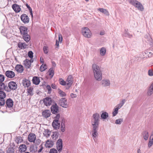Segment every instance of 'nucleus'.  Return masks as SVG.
<instances>
[{
    "instance_id": "5",
    "label": "nucleus",
    "mask_w": 153,
    "mask_h": 153,
    "mask_svg": "<svg viewBox=\"0 0 153 153\" xmlns=\"http://www.w3.org/2000/svg\"><path fill=\"white\" fill-rule=\"evenodd\" d=\"M82 33L85 37L90 38L91 37V32L89 29L87 27H84L82 29Z\"/></svg>"
},
{
    "instance_id": "13",
    "label": "nucleus",
    "mask_w": 153,
    "mask_h": 153,
    "mask_svg": "<svg viewBox=\"0 0 153 153\" xmlns=\"http://www.w3.org/2000/svg\"><path fill=\"white\" fill-rule=\"evenodd\" d=\"M36 139V135L33 133H31L28 136V140L30 142H34Z\"/></svg>"
},
{
    "instance_id": "57",
    "label": "nucleus",
    "mask_w": 153,
    "mask_h": 153,
    "mask_svg": "<svg viewBox=\"0 0 153 153\" xmlns=\"http://www.w3.org/2000/svg\"><path fill=\"white\" fill-rule=\"evenodd\" d=\"M59 41L61 42L62 40V38L61 34L59 35Z\"/></svg>"
},
{
    "instance_id": "9",
    "label": "nucleus",
    "mask_w": 153,
    "mask_h": 153,
    "mask_svg": "<svg viewBox=\"0 0 153 153\" xmlns=\"http://www.w3.org/2000/svg\"><path fill=\"white\" fill-rule=\"evenodd\" d=\"M56 148L59 152H61L62 148V141L61 139H59L56 142Z\"/></svg>"
},
{
    "instance_id": "39",
    "label": "nucleus",
    "mask_w": 153,
    "mask_h": 153,
    "mask_svg": "<svg viewBox=\"0 0 153 153\" xmlns=\"http://www.w3.org/2000/svg\"><path fill=\"white\" fill-rule=\"evenodd\" d=\"M7 87L5 86V84L1 82H0V89H6V88H7Z\"/></svg>"
},
{
    "instance_id": "40",
    "label": "nucleus",
    "mask_w": 153,
    "mask_h": 153,
    "mask_svg": "<svg viewBox=\"0 0 153 153\" xmlns=\"http://www.w3.org/2000/svg\"><path fill=\"white\" fill-rule=\"evenodd\" d=\"M6 96L5 93L3 91H0V98H5Z\"/></svg>"
},
{
    "instance_id": "14",
    "label": "nucleus",
    "mask_w": 153,
    "mask_h": 153,
    "mask_svg": "<svg viewBox=\"0 0 153 153\" xmlns=\"http://www.w3.org/2000/svg\"><path fill=\"white\" fill-rule=\"evenodd\" d=\"M73 82L72 76L69 75L68 76L66 80L67 85L68 86V88L71 86Z\"/></svg>"
},
{
    "instance_id": "48",
    "label": "nucleus",
    "mask_w": 153,
    "mask_h": 153,
    "mask_svg": "<svg viewBox=\"0 0 153 153\" xmlns=\"http://www.w3.org/2000/svg\"><path fill=\"white\" fill-rule=\"evenodd\" d=\"M59 83L62 85H67V82H66L64 81L62 79H59Z\"/></svg>"
},
{
    "instance_id": "61",
    "label": "nucleus",
    "mask_w": 153,
    "mask_h": 153,
    "mask_svg": "<svg viewBox=\"0 0 153 153\" xmlns=\"http://www.w3.org/2000/svg\"><path fill=\"white\" fill-rule=\"evenodd\" d=\"M153 144V143L151 142H149L148 144V147L149 148H150Z\"/></svg>"
},
{
    "instance_id": "31",
    "label": "nucleus",
    "mask_w": 153,
    "mask_h": 153,
    "mask_svg": "<svg viewBox=\"0 0 153 153\" xmlns=\"http://www.w3.org/2000/svg\"><path fill=\"white\" fill-rule=\"evenodd\" d=\"M142 135L145 140H147L148 139L149 135L147 131H143L142 133Z\"/></svg>"
},
{
    "instance_id": "33",
    "label": "nucleus",
    "mask_w": 153,
    "mask_h": 153,
    "mask_svg": "<svg viewBox=\"0 0 153 153\" xmlns=\"http://www.w3.org/2000/svg\"><path fill=\"white\" fill-rule=\"evenodd\" d=\"M108 117V114L106 112L102 113L101 115V118L103 119H105L107 118Z\"/></svg>"
},
{
    "instance_id": "2",
    "label": "nucleus",
    "mask_w": 153,
    "mask_h": 153,
    "mask_svg": "<svg viewBox=\"0 0 153 153\" xmlns=\"http://www.w3.org/2000/svg\"><path fill=\"white\" fill-rule=\"evenodd\" d=\"M100 115L99 113L94 114L92 116L91 123L92 128H98L100 124Z\"/></svg>"
},
{
    "instance_id": "29",
    "label": "nucleus",
    "mask_w": 153,
    "mask_h": 153,
    "mask_svg": "<svg viewBox=\"0 0 153 153\" xmlns=\"http://www.w3.org/2000/svg\"><path fill=\"white\" fill-rule=\"evenodd\" d=\"M27 45L25 43H19L18 44V47L21 49L26 48Z\"/></svg>"
},
{
    "instance_id": "30",
    "label": "nucleus",
    "mask_w": 153,
    "mask_h": 153,
    "mask_svg": "<svg viewBox=\"0 0 153 153\" xmlns=\"http://www.w3.org/2000/svg\"><path fill=\"white\" fill-rule=\"evenodd\" d=\"M27 94L28 95L32 96L33 95V88L30 87L27 89Z\"/></svg>"
},
{
    "instance_id": "3",
    "label": "nucleus",
    "mask_w": 153,
    "mask_h": 153,
    "mask_svg": "<svg viewBox=\"0 0 153 153\" xmlns=\"http://www.w3.org/2000/svg\"><path fill=\"white\" fill-rule=\"evenodd\" d=\"M19 29L23 39L26 42H28L30 39V37L28 33L27 28L25 26H21Z\"/></svg>"
},
{
    "instance_id": "35",
    "label": "nucleus",
    "mask_w": 153,
    "mask_h": 153,
    "mask_svg": "<svg viewBox=\"0 0 153 153\" xmlns=\"http://www.w3.org/2000/svg\"><path fill=\"white\" fill-rule=\"evenodd\" d=\"M47 68V66L46 65L43 64L40 67V70L42 72L45 70Z\"/></svg>"
},
{
    "instance_id": "56",
    "label": "nucleus",
    "mask_w": 153,
    "mask_h": 153,
    "mask_svg": "<svg viewBox=\"0 0 153 153\" xmlns=\"http://www.w3.org/2000/svg\"><path fill=\"white\" fill-rule=\"evenodd\" d=\"M123 106L120 103L117 105L115 107L116 108H117L119 110L120 108Z\"/></svg>"
},
{
    "instance_id": "37",
    "label": "nucleus",
    "mask_w": 153,
    "mask_h": 153,
    "mask_svg": "<svg viewBox=\"0 0 153 153\" xmlns=\"http://www.w3.org/2000/svg\"><path fill=\"white\" fill-rule=\"evenodd\" d=\"M58 93L60 96L61 97H65L66 95V94L61 90H59Z\"/></svg>"
},
{
    "instance_id": "23",
    "label": "nucleus",
    "mask_w": 153,
    "mask_h": 153,
    "mask_svg": "<svg viewBox=\"0 0 153 153\" xmlns=\"http://www.w3.org/2000/svg\"><path fill=\"white\" fill-rule=\"evenodd\" d=\"M15 69L17 71L20 73H22L24 70L23 66L20 65H16Z\"/></svg>"
},
{
    "instance_id": "25",
    "label": "nucleus",
    "mask_w": 153,
    "mask_h": 153,
    "mask_svg": "<svg viewBox=\"0 0 153 153\" xmlns=\"http://www.w3.org/2000/svg\"><path fill=\"white\" fill-rule=\"evenodd\" d=\"M24 64L27 68H29L31 66V64L30 60L26 59L24 61Z\"/></svg>"
},
{
    "instance_id": "24",
    "label": "nucleus",
    "mask_w": 153,
    "mask_h": 153,
    "mask_svg": "<svg viewBox=\"0 0 153 153\" xmlns=\"http://www.w3.org/2000/svg\"><path fill=\"white\" fill-rule=\"evenodd\" d=\"M27 149V147L25 144L21 145L19 147V151L22 153L25 152Z\"/></svg>"
},
{
    "instance_id": "10",
    "label": "nucleus",
    "mask_w": 153,
    "mask_h": 153,
    "mask_svg": "<svg viewBox=\"0 0 153 153\" xmlns=\"http://www.w3.org/2000/svg\"><path fill=\"white\" fill-rule=\"evenodd\" d=\"M52 102V100L51 98L49 97H46L43 100V102L46 106H50Z\"/></svg>"
},
{
    "instance_id": "45",
    "label": "nucleus",
    "mask_w": 153,
    "mask_h": 153,
    "mask_svg": "<svg viewBox=\"0 0 153 153\" xmlns=\"http://www.w3.org/2000/svg\"><path fill=\"white\" fill-rule=\"evenodd\" d=\"M148 74L149 76H153V70L152 69H150L148 71Z\"/></svg>"
},
{
    "instance_id": "12",
    "label": "nucleus",
    "mask_w": 153,
    "mask_h": 153,
    "mask_svg": "<svg viewBox=\"0 0 153 153\" xmlns=\"http://www.w3.org/2000/svg\"><path fill=\"white\" fill-rule=\"evenodd\" d=\"M98 128H92V136L95 141V139L97 137L98 135Z\"/></svg>"
},
{
    "instance_id": "18",
    "label": "nucleus",
    "mask_w": 153,
    "mask_h": 153,
    "mask_svg": "<svg viewBox=\"0 0 153 153\" xmlns=\"http://www.w3.org/2000/svg\"><path fill=\"white\" fill-rule=\"evenodd\" d=\"M5 74L7 77L10 78H13L15 76L14 73L11 71H7L5 73Z\"/></svg>"
},
{
    "instance_id": "11",
    "label": "nucleus",
    "mask_w": 153,
    "mask_h": 153,
    "mask_svg": "<svg viewBox=\"0 0 153 153\" xmlns=\"http://www.w3.org/2000/svg\"><path fill=\"white\" fill-rule=\"evenodd\" d=\"M21 19L22 21L25 24L28 23L29 22V18L26 14H22L21 16Z\"/></svg>"
},
{
    "instance_id": "38",
    "label": "nucleus",
    "mask_w": 153,
    "mask_h": 153,
    "mask_svg": "<svg viewBox=\"0 0 153 153\" xmlns=\"http://www.w3.org/2000/svg\"><path fill=\"white\" fill-rule=\"evenodd\" d=\"M48 74L52 77L54 75V71L52 68H51L48 72Z\"/></svg>"
},
{
    "instance_id": "62",
    "label": "nucleus",
    "mask_w": 153,
    "mask_h": 153,
    "mask_svg": "<svg viewBox=\"0 0 153 153\" xmlns=\"http://www.w3.org/2000/svg\"><path fill=\"white\" fill-rule=\"evenodd\" d=\"M40 62L41 63H43L44 62V59L42 57H41L40 59Z\"/></svg>"
},
{
    "instance_id": "28",
    "label": "nucleus",
    "mask_w": 153,
    "mask_h": 153,
    "mask_svg": "<svg viewBox=\"0 0 153 153\" xmlns=\"http://www.w3.org/2000/svg\"><path fill=\"white\" fill-rule=\"evenodd\" d=\"M53 145V143L52 141L48 140L46 141V143L45 144V147L47 148H51Z\"/></svg>"
},
{
    "instance_id": "41",
    "label": "nucleus",
    "mask_w": 153,
    "mask_h": 153,
    "mask_svg": "<svg viewBox=\"0 0 153 153\" xmlns=\"http://www.w3.org/2000/svg\"><path fill=\"white\" fill-rule=\"evenodd\" d=\"M118 109H117V108H116L115 107L114 108L112 112L113 117H114L117 115L118 113Z\"/></svg>"
},
{
    "instance_id": "8",
    "label": "nucleus",
    "mask_w": 153,
    "mask_h": 153,
    "mask_svg": "<svg viewBox=\"0 0 153 153\" xmlns=\"http://www.w3.org/2000/svg\"><path fill=\"white\" fill-rule=\"evenodd\" d=\"M51 109L53 114H56L59 112V107L56 103L52 105Z\"/></svg>"
},
{
    "instance_id": "19",
    "label": "nucleus",
    "mask_w": 153,
    "mask_h": 153,
    "mask_svg": "<svg viewBox=\"0 0 153 153\" xmlns=\"http://www.w3.org/2000/svg\"><path fill=\"white\" fill-rule=\"evenodd\" d=\"M22 84L25 88H28L30 85L31 83L30 80L25 79L23 80Z\"/></svg>"
},
{
    "instance_id": "16",
    "label": "nucleus",
    "mask_w": 153,
    "mask_h": 153,
    "mask_svg": "<svg viewBox=\"0 0 153 153\" xmlns=\"http://www.w3.org/2000/svg\"><path fill=\"white\" fill-rule=\"evenodd\" d=\"M147 94L150 96L153 94V81L152 82L149 86L147 92Z\"/></svg>"
},
{
    "instance_id": "6",
    "label": "nucleus",
    "mask_w": 153,
    "mask_h": 153,
    "mask_svg": "<svg viewBox=\"0 0 153 153\" xmlns=\"http://www.w3.org/2000/svg\"><path fill=\"white\" fill-rule=\"evenodd\" d=\"M59 104L60 106L65 108H67L68 105L67 100L65 98H62L60 100Z\"/></svg>"
},
{
    "instance_id": "42",
    "label": "nucleus",
    "mask_w": 153,
    "mask_h": 153,
    "mask_svg": "<svg viewBox=\"0 0 153 153\" xmlns=\"http://www.w3.org/2000/svg\"><path fill=\"white\" fill-rule=\"evenodd\" d=\"M145 54L146 55V56H147L148 57H151L153 56V54L149 51H146L145 52Z\"/></svg>"
},
{
    "instance_id": "22",
    "label": "nucleus",
    "mask_w": 153,
    "mask_h": 153,
    "mask_svg": "<svg viewBox=\"0 0 153 153\" xmlns=\"http://www.w3.org/2000/svg\"><path fill=\"white\" fill-rule=\"evenodd\" d=\"M52 125L54 129H57L59 128L60 124L57 120H54L52 123Z\"/></svg>"
},
{
    "instance_id": "4",
    "label": "nucleus",
    "mask_w": 153,
    "mask_h": 153,
    "mask_svg": "<svg viewBox=\"0 0 153 153\" xmlns=\"http://www.w3.org/2000/svg\"><path fill=\"white\" fill-rule=\"evenodd\" d=\"M130 4L137 8L138 10L143 11L144 7L141 3L136 0H128Z\"/></svg>"
},
{
    "instance_id": "34",
    "label": "nucleus",
    "mask_w": 153,
    "mask_h": 153,
    "mask_svg": "<svg viewBox=\"0 0 153 153\" xmlns=\"http://www.w3.org/2000/svg\"><path fill=\"white\" fill-rule=\"evenodd\" d=\"M43 134L46 137H49L50 135L51 132L48 129H46L44 131Z\"/></svg>"
},
{
    "instance_id": "53",
    "label": "nucleus",
    "mask_w": 153,
    "mask_h": 153,
    "mask_svg": "<svg viewBox=\"0 0 153 153\" xmlns=\"http://www.w3.org/2000/svg\"><path fill=\"white\" fill-rule=\"evenodd\" d=\"M4 79V76L3 75L0 74V82H3Z\"/></svg>"
},
{
    "instance_id": "49",
    "label": "nucleus",
    "mask_w": 153,
    "mask_h": 153,
    "mask_svg": "<svg viewBox=\"0 0 153 153\" xmlns=\"http://www.w3.org/2000/svg\"><path fill=\"white\" fill-rule=\"evenodd\" d=\"M4 98H0V105H3L5 104Z\"/></svg>"
},
{
    "instance_id": "51",
    "label": "nucleus",
    "mask_w": 153,
    "mask_h": 153,
    "mask_svg": "<svg viewBox=\"0 0 153 153\" xmlns=\"http://www.w3.org/2000/svg\"><path fill=\"white\" fill-rule=\"evenodd\" d=\"M43 50L44 53L47 54L48 52V47L46 46H44Z\"/></svg>"
},
{
    "instance_id": "17",
    "label": "nucleus",
    "mask_w": 153,
    "mask_h": 153,
    "mask_svg": "<svg viewBox=\"0 0 153 153\" xmlns=\"http://www.w3.org/2000/svg\"><path fill=\"white\" fill-rule=\"evenodd\" d=\"M51 115L50 111L49 110H46L43 111L42 112L43 116L45 118L49 117Z\"/></svg>"
},
{
    "instance_id": "7",
    "label": "nucleus",
    "mask_w": 153,
    "mask_h": 153,
    "mask_svg": "<svg viewBox=\"0 0 153 153\" xmlns=\"http://www.w3.org/2000/svg\"><path fill=\"white\" fill-rule=\"evenodd\" d=\"M100 83L102 86L104 87H109L111 84L110 80L107 79H103Z\"/></svg>"
},
{
    "instance_id": "63",
    "label": "nucleus",
    "mask_w": 153,
    "mask_h": 153,
    "mask_svg": "<svg viewBox=\"0 0 153 153\" xmlns=\"http://www.w3.org/2000/svg\"><path fill=\"white\" fill-rule=\"evenodd\" d=\"M62 126L61 127V130L62 132H64L65 131V127H63L61 124Z\"/></svg>"
},
{
    "instance_id": "43",
    "label": "nucleus",
    "mask_w": 153,
    "mask_h": 153,
    "mask_svg": "<svg viewBox=\"0 0 153 153\" xmlns=\"http://www.w3.org/2000/svg\"><path fill=\"white\" fill-rule=\"evenodd\" d=\"M58 135L59 134L57 133L54 132L53 134L52 135L51 137L53 140H56L59 136Z\"/></svg>"
},
{
    "instance_id": "47",
    "label": "nucleus",
    "mask_w": 153,
    "mask_h": 153,
    "mask_svg": "<svg viewBox=\"0 0 153 153\" xmlns=\"http://www.w3.org/2000/svg\"><path fill=\"white\" fill-rule=\"evenodd\" d=\"M26 6L27 7L28 9L29 10L30 15H31L32 17L33 18V11L32 9L28 4H26Z\"/></svg>"
},
{
    "instance_id": "26",
    "label": "nucleus",
    "mask_w": 153,
    "mask_h": 153,
    "mask_svg": "<svg viewBox=\"0 0 153 153\" xmlns=\"http://www.w3.org/2000/svg\"><path fill=\"white\" fill-rule=\"evenodd\" d=\"M32 80L33 84L36 85H38L40 82L39 77L37 76L33 77Z\"/></svg>"
},
{
    "instance_id": "50",
    "label": "nucleus",
    "mask_w": 153,
    "mask_h": 153,
    "mask_svg": "<svg viewBox=\"0 0 153 153\" xmlns=\"http://www.w3.org/2000/svg\"><path fill=\"white\" fill-rule=\"evenodd\" d=\"M49 153H57V150L54 149H50Z\"/></svg>"
},
{
    "instance_id": "1",
    "label": "nucleus",
    "mask_w": 153,
    "mask_h": 153,
    "mask_svg": "<svg viewBox=\"0 0 153 153\" xmlns=\"http://www.w3.org/2000/svg\"><path fill=\"white\" fill-rule=\"evenodd\" d=\"M92 68L95 79L97 81H100L102 79V76L100 67L96 64H93Z\"/></svg>"
},
{
    "instance_id": "44",
    "label": "nucleus",
    "mask_w": 153,
    "mask_h": 153,
    "mask_svg": "<svg viewBox=\"0 0 153 153\" xmlns=\"http://www.w3.org/2000/svg\"><path fill=\"white\" fill-rule=\"evenodd\" d=\"M123 119L122 118L117 119L115 120V123L117 124H120L123 122Z\"/></svg>"
},
{
    "instance_id": "27",
    "label": "nucleus",
    "mask_w": 153,
    "mask_h": 153,
    "mask_svg": "<svg viewBox=\"0 0 153 153\" xmlns=\"http://www.w3.org/2000/svg\"><path fill=\"white\" fill-rule=\"evenodd\" d=\"M98 10L100 12L104 13L106 16H108L109 15V12L106 9L102 8H99Z\"/></svg>"
},
{
    "instance_id": "32",
    "label": "nucleus",
    "mask_w": 153,
    "mask_h": 153,
    "mask_svg": "<svg viewBox=\"0 0 153 153\" xmlns=\"http://www.w3.org/2000/svg\"><path fill=\"white\" fill-rule=\"evenodd\" d=\"M100 54L102 56H104L106 53V49L105 48L103 47L100 49Z\"/></svg>"
},
{
    "instance_id": "46",
    "label": "nucleus",
    "mask_w": 153,
    "mask_h": 153,
    "mask_svg": "<svg viewBox=\"0 0 153 153\" xmlns=\"http://www.w3.org/2000/svg\"><path fill=\"white\" fill-rule=\"evenodd\" d=\"M6 152L7 153H14V149L12 147L9 148Z\"/></svg>"
},
{
    "instance_id": "64",
    "label": "nucleus",
    "mask_w": 153,
    "mask_h": 153,
    "mask_svg": "<svg viewBox=\"0 0 153 153\" xmlns=\"http://www.w3.org/2000/svg\"><path fill=\"white\" fill-rule=\"evenodd\" d=\"M56 45L58 47L59 46V42L57 40H56Z\"/></svg>"
},
{
    "instance_id": "20",
    "label": "nucleus",
    "mask_w": 153,
    "mask_h": 153,
    "mask_svg": "<svg viewBox=\"0 0 153 153\" xmlns=\"http://www.w3.org/2000/svg\"><path fill=\"white\" fill-rule=\"evenodd\" d=\"M6 106L9 108L12 107L13 105V101L10 98L8 99L6 101Z\"/></svg>"
},
{
    "instance_id": "59",
    "label": "nucleus",
    "mask_w": 153,
    "mask_h": 153,
    "mask_svg": "<svg viewBox=\"0 0 153 153\" xmlns=\"http://www.w3.org/2000/svg\"><path fill=\"white\" fill-rule=\"evenodd\" d=\"M70 96L72 98H74L76 97L77 96V95L75 94L71 93L70 94Z\"/></svg>"
},
{
    "instance_id": "52",
    "label": "nucleus",
    "mask_w": 153,
    "mask_h": 153,
    "mask_svg": "<svg viewBox=\"0 0 153 153\" xmlns=\"http://www.w3.org/2000/svg\"><path fill=\"white\" fill-rule=\"evenodd\" d=\"M33 53L31 51H30L28 53V56L30 58H32L33 57Z\"/></svg>"
},
{
    "instance_id": "54",
    "label": "nucleus",
    "mask_w": 153,
    "mask_h": 153,
    "mask_svg": "<svg viewBox=\"0 0 153 153\" xmlns=\"http://www.w3.org/2000/svg\"><path fill=\"white\" fill-rule=\"evenodd\" d=\"M46 88L47 89L48 91V93L49 94H50L51 92V88L50 85H47L46 86Z\"/></svg>"
},
{
    "instance_id": "36",
    "label": "nucleus",
    "mask_w": 153,
    "mask_h": 153,
    "mask_svg": "<svg viewBox=\"0 0 153 153\" xmlns=\"http://www.w3.org/2000/svg\"><path fill=\"white\" fill-rule=\"evenodd\" d=\"M23 139L21 136L17 137L15 139V141L17 144L21 143Z\"/></svg>"
},
{
    "instance_id": "21",
    "label": "nucleus",
    "mask_w": 153,
    "mask_h": 153,
    "mask_svg": "<svg viewBox=\"0 0 153 153\" xmlns=\"http://www.w3.org/2000/svg\"><path fill=\"white\" fill-rule=\"evenodd\" d=\"M12 8L16 13L19 12L21 10L20 6L16 4H14L12 6Z\"/></svg>"
},
{
    "instance_id": "55",
    "label": "nucleus",
    "mask_w": 153,
    "mask_h": 153,
    "mask_svg": "<svg viewBox=\"0 0 153 153\" xmlns=\"http://www.w3.org/2000/svg\"><path fill=\"white\" fill-rule=\"evenodd\" d=\"M60 117V115L59 114H57L55 117V119L54 120H57L59 121V118Z\"/></svg>"
},
{
    "instance_id": "15",
    "label": "nucleus",
    "mask_w": 153,
    "mask_h": 153,
    "mask_svg": "<svg viewBox=\"0 0 153 153\" xmlns=\"http://www.w3.org/2000/svg\"><path fill=\"white\" fill-rule=\"evenodd\" d=\"M8 87L10 89L15 90L17 88V85L15 82L11 81L9 83Z\"/></svg>"
},
{
    "instance_id": "60",
    "label": "nucleus",
    "mask_w": 153,
    "mask_h": 153,
    "mask_svg": "<svg viewBox=\"0 0 153 153\" xmlns=\"http://www.w3.org/2000/svg\"><path fill=\"white\" fill-rule=\"evenodd\" d=\"M125 36L130 38L132 36V35L129 33H127V34H125Z\"/></svg>"
},
{
    "instance_id": "58",
    "label": "nucleus",
    "mask_w": 153,
    "mask_h": 153,
    "mask_svg": "<svg viewBox=\"0 0 153 153\" xmlns=\"http://www.w3.org/2000/svg\"><path fill=\"white\" fill-rule=\"evenodd\" d=\"M126 102V100L125 99H122L120 103L122 106H123Z\"/></svg>"
}]
</instances>
